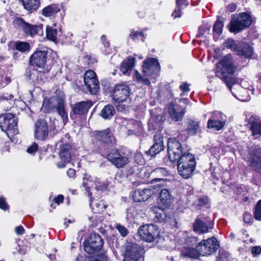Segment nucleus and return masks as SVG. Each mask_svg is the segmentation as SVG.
Wrapping results in <instances>:
<instances>
[{
  "label": "nucleus",
  "mask_w": 261,
  "mask_h": 261,
  "mask_svg": "<svg viewBox=\"0 0 261 261\" xmlns=\"http://www.w3.org/2000/svg\"><path fill=\"white\" fill-rule=\"evenodd\" d=\"M219 246L217 239L215 237H212L201 241L195 248L187 249L185 253L188 257L198 259L201 256H208L215 253Z\"/></svg>",
  "instance_id": "nucleus-1"
},
{
  "label": "nucleus",
  "mask_w": 261,
  "mask_h": 261,
  "mask_svg": "<svg viewBox=\"0 0 261 261\" xmlns=\"http://www.w3.org/2000/svg\"><path fill=\"white\" fill-rule=\"evenodd\" d=\"M216 75L224 82L225 78H231L227 76L228 74H233L238 70V67L234 64L232 55L229 54L225 56L216 64Z\"/></svg>",
  "instance_id": "nucleus-2"
},
{
  "label": "nucleus",
  "mask_w": 261,
  "mask_h": 261,
  "mask_svg": "<svg viewBox=\"0 0 261 261\" xmlns=\"http://www.w3.org/2000/svg\"><path fill=\"white\" fill-rule=\"evenodd\" d=\"M251 16L246 13H241L232 17L229 31L237 34L242 30L248 28L252 23Z\"/></svg>",
  "instance_id": "nucleus-3"
},
{
  "label": "nucleus",
  "mask_w": 261,
  "mask_h": 261,
  "mask_svg": "<svg viewBox=\"0 0 261 261\" xmlns=\"http://www.w3.org/2000/svg\"><path fill=\"white\" fill-rule=\"evenodd\" d=\"M106 158L118 169L123 168L130 162L129 155L121 149H112L107 154Z\"/></svg>",
  "instance_id": "nucleus-4"
},
{
  "label": "nucleus",
  "mask_w": 261,
  "mask_h": 261,
  "mask_svg": "<svg viewBox=\"0 0 261 261\" xmlns=\"http://www.w3.org/2000/svg\"><path fill=\"white\" fill-rule=\"evenodd\" d=\"M15 28L21 30L27 35L32 37L36 35L41 36L43 34V25H32L25 22L22 18L18 17L15 19L13 21Z\"/></svg>",
  "instance_id": "nucleus-5"
},
{
  "label": "nucleus",
  "mask_w": 261,
  "mask_h": 261,
  "mask_svg": "<svg viewBox=\"0 0 261 261\" xmlns=\"http://www.w3.org/2000/svg\"><path fill=\"white\" fill-rule=\"evenodd\" d=\"M17 118L11 113L3 114L0 116V127L1 129L7 133L13 135L17 134Z\"/></svg>",
  "instance_id": "nucleus-6"
},
{
  "label": "nucleus",
  "mask_w": 261,
  "mask_h": 261,
  "mask_svg": "<svg viewBox=\"0 0 261 261\" xmlns=\"http://www.w3.org/2000/svg\"><path fill=\"white\" fill-rule=\"evenodd\" d=\"M138 233L141 240L147 242H152L159 237L160 232L156 226L149 224L140 226Z\"/></svg>",
  "instance_id": "nucleus-7"
},
{
  "label": "nucleus",
  "mask_w": 261,
  "mask_h": 261,
  "mask_svg": "<svg viewBox=\"0 0 261 261\" xmlns=\"http://www.w3.org/2000/svg\"><path fill=\"white\" fill-rule=\"evenodd\" d=\"M94 139L95 143L100 146V151L105 148L107 146L113 145L116 141L112 132L109 128L102 131L96 132Z\"/></svg>",
  "instance_id": "nucleus-8"
},
{
  "label": "nucleus",
  "mask_w": 261,
  "mask_h": 261,
  "mask_svg": "<svg viewBox=\"0 0 261 261\" xmlns=\"http://www.w3.org/2000/svg\"><path fill=\"white\" fill-rule=\"evenodd\" d=\"M103 244V240L101 236L95 233L89 234L85 244V250L88 254H93L99 252Z\"/></svg>",
  "instance_id": "nucleus-9"
},
{
  "label": "nucleus",
  "mask_w": 261,
  "mask_h": 261,
  "mask_svg": "<svg viewBox=\"0 0 261 261\" xmlns=\"http://www.w3.org/2000/svg\"><path fill=\"white\" fill-rule=\"evenodd\" d=\"M224 83L235 97L241 101L247 100V98H244L245 95L247 94V90L237 83L238 81L236 78H225Z\"/></svg>",
  "instance_id": "nucleus-10"
},
{
  "label": "nucleus",
  "mask_w": 261,
  "mask_h": 261,
  "mask_svg": "<svg viewBox=\"0 0 261 261\" xmlns=\"http://www.w3.org/2000/svg\"><path fill=\"white\" fill-rule=\"evenodd\" d=\"M248 165L261 174V147L256 145L249 150Z\"/></svg>",
  "instance_id": "nucleus-11"
},
{
  "label": "nucleus",
  "mask_w": 261,
  "mask_h": 261,
  "mask_svg": "<svg viewBox=\"0 0 261 261\" xmlns=\"http://www.w3.org/2000/svg\"><path fill=\"white\" fill-rule=\"evenodd\" d=\"M168 154L170 161L176 163L179 172V142L175 138H170L168 141Z\"/></svg>",
  "instance_id": "nucleus-12"
},
{
  "label": "nucleus",
  "mask_w": 261,
  "mask_h": 261,
  "mask_svg": "<svg viewBox=\"0 0 261 261\" xmlns=\"http://www.w3.org/2000/svg\"><path fill=\"white\" fill-rule=\"evenodd\" d=\"M93 103L91 101H82L71 106L70 117L75 119L85 116Z\"/></svg>",
  "instance_id": "nucleus-13"
},
{
  "label": "nucleus",
  "mask_w": 261,
  "mask_h": 261,
  "mask_svg": "<svg viewBox=\"0 0 261 261\" xmlns=\"http://www.w3.org/2000/svg\"><path fill=\"white\" fill-rule=\"evenodd\" d=\"M226 116L222 113L215 111L212 113L211 118L208 120L207 126L208 128L216 130L222 129L225 125Z\"/></svg>",
  "instance_id": "nucleus-14"
},
{
  "label": "nucleus",
  "mask_w": 261,
  "mask_h": 261,
  "mask_svg": "<svg viewBox=\"0 0 261 261\" xmlns=\"http://www.w3.org/2000/svg\"><path fill=\"white\" fill-rule=\"evenodd\" d=\"M84 83L87 89L92 94H95L99 88V84L95 73L93 70L87 71L84 75Z\"/></svg>",
  "instance_id": "nucleus-15"
},
{
  "label": "nucleus",
  "mask_w": 261,
  "mask_h": 261,
  "mask_svg": "<svg viewBox=\"0 0 261 261\" xmlns=\"http://www.w3.org/2000/svg\"><path fill=\"white\" fill-rule=\"evenodd\" d=\"M34 137L37 140L44 141L48 138V126L47 121L43 119L37 120L34 124Z\"/></svg>",
  "instance_id": "nucleus-16"
},
{
  "label": "nucleus",
  "mask_w": 261,
  "mask_h": 261,
  "mask_svg": "<svg viewBox=\"0 0 261 261\" xmlns=\"http://www.w3.org/2000/svg\"><path fill=\"white\" fill-rule=\"evenodd\" d=\"M129 94V87L124 84L116 85L113 89L111 97L117 102H122L126 100Z\"/></svg>",
  "instance_id": "nucleus-17"
},
{
  "label": "nucleus",
  "mask_w": 261,
  "mask_h": 261,
  "mask_svg": "<svg viewBox=\"0 0 261 261\" xmlns=\"http://www.w3.org/2000/svg\"><path fill=\"white\" fill-rule=\"evenodd\" d=\"M73 149L69 144H62L60 145V151L59 155L60 161L57 163V166L59 168H64L66 164L70 162L71 160V154Z\"/></svg>",
  "instance_id": "nucleus-18"
},
{
  "label": "nucleus",
  "mask_w": 261,
  "mask_h": 261,
  "mask_svg": "<svg viewBox=\"0 0 261 261\" xmlns=\"http://www.w3.org/2000/svg\"><path fill=\"white\" fill-rule=\"evenodd\" d=\"M142 248L136 244L129 243L126 247L125 258L123 261H139L141 257Z\"/></svg>",
  "instance_id": "nucleus-19"
},
{
  "label": "nucleus",
  "mask_w": 261,
  "mask_h": 261,
  "mask_svg": "<svg viewBox=\"0 0 261 261\" xmlns=\"http://www.w3.org/2000/svg\"><path fill=\"white\" fill-rule=\"evenodd\" d=\"M48 58L46 50H37L30 58V64L32 66L44 69Z\"/></svg>",
  "instance_id": "nucleus-20"
},
{
  "label": "nucleus",
  "mask_w": 261,
  "mask_h": 261,
  "mask_svg": "<svg viewBox=\"0 0 261 261\" xmlns=\"http://www.w3.org/2000/svg\"><path fill=\"white\" fill-rule=\"evenodd\" d=\"M160 70V64L154 58L146 59L143 62V72L147 75L158 73Z\"/></svg>",
  "instance_id": "nucleus-21"
},
{
  "label": "nucleus",
  "mask_w": 261,
  "mask_h": 261,
  "mask_svg": "<svg viewBox=\"0 0 261 261\" xmlns=\"http://www.w3.org/2000/svg\"><path fill=\"white\" fill-rule=\"evenodd\" d=\"M182 245L184 247L180 250V255L185 257H188L185 253L186 250L189 248H195L194 246L197 245L199 243V239L197 237L189 235L187 232H184L182 233Z\"/></svg>",
  "instance_id": "nucleus-22"
},
{
  "label": "nucleus",
  "mask_w": 261,
  "mask_h": 261,
  "mask_svg": "<svg viewBox=\"0 0 261 261\" xmlns=\"http://www.w3.org/2000/svg\"><path fill=\"white\" fill-rule=\"evenodd\" d=\"M235 53L242 58L250 59L253 54V48L248 43L240 42Z\"/></svg>",
  "instance_id": "nucleus-23"
},
{
  "label": "nucleus",
  "mask_w": 261,
  "mask_h": 261,
  "mask_svg": "<svg viewBox=\"0 0 261 261\" xmlns=\"http://www.w3.org/2000/svg\"><path fill=\"white\" fill-rule=\"evenodd\" d=\"M152 192L150 189H137L136 190L133 195L135 202H143L147 200L152 195Z\"/></svg>",
  "instance_id": "nucleus-24"
},
{
  "label": "nucleus",
  "mask_w": 261,
  "mask_h": 261,
  "mask_svg": "<svg viewBox=\"0 0 261 261\" xmlns=\"http://www.w3.org/2000/svg\"><path fill=\"white\" fill-rule=\"evenodd\" d=\"M211 224V222L206 223L197 217L193 223V230L200 233H205L208 231L209 229H212V226L209 227L208 224Z\"/></svg>",
  "instance_id": "nucleus-25"
},
{
  "label": "nucleus",
  "mask_w": 261,
  "mask_h": 261,
  "mask_svg": "<svg viewBox=\"0 0 261 261\" xmlns=\"http://www.w3.org/2000/svg\"><path fill=\"white\" fill-rule=\"evenodd\" d=\"M135 58L128 57L123 61L120 66V71L123 74H129L135 65Z\"/></svg>",
  "instance_id": "nucleus-26"
},
{
  "label": "nucleus",
  "mask_w": 261,
  "mask_h": 261,
  "mask_svg": "<svg viewBox=\"0 0 261 261\" xmlns=\"http://www.w3.org/2000/svg\"><path fill=\"white\" fill-rule=\"evenodd\" d=\"M186 128L185 130L191 136L195 135L199 131V122L192 119L188 120L186 124Z\"/></svg>",
  "instance_id": "nucleus-27"
},
{
  "label": "nucleus",
  "mask_w": 261,
  "mask_h": 261,
  "mask_svg": "<svg viewBox=\"0 0 261 261\" xmlns=\"http://www.w3.org/2000/svg\"><path fill=\"white\" fill-rule=\"evenodd\" d=\"M180 164H182V165L196 166L195 158L192 154L187 152H183L182 150H180Z\"/></svg>",
  "instance_id": "nucleus-28"
},
{
  "label": "nucleus",
  "mask_w": 261,
  "mask_h": 261,
  "mask_svg": "<svg viewBox=\"0 0 261 261\" xmlns=\"http://www.w3.org/2000/svg\"><path fill=\"white\" fill-rule=\"evenodd\" d=\"M57 103L55 106V108L58 114L62 118L64 123L65 124L68 121L67 114L65 111L64 102L60 98L57 99Z\"/></svg>",
  "instance_id": "nucleus-29"
},
{
  "label": "nucleus",
  "mask_w": 261,
  "mask_h": 261,
  "mask_svg": "<svg viewBox=\"0 0 261 261\" xmlns=\"http://www.w3.org/2000/svg\"><path fill=\"white\" fill-rule=\"evenodd\" d=\"M26 10L29 11L36 10L40 6L39 0H20Z\"/></svg>",
  "instance_id": "nucleus-30"
},
{
  "label": "nucleus",
  "mask_w": 261,
  "mask_h": 261,
  "mask_svg": "<svg viewBox=\"0 0 261 261\" xmlns=\"http://www.w3.org/2000/svg\"><path fill=\"white\" fill-rule=\"evenodd\" d=\"M160 202L165 207H168L170 203V196L169 191L167 189L161 190L159 196Z\"/></svg>",
  "instance_id": "nucleus-31"
},
{
  "label": "nucleus",
  "mask_w": 261,
  "mask_h": 261,
  "mask_svg": "<svg viewBox=\"0 0 261 261\" xmlns=\"http://www.w3.org/2000/svg\"><path fill=\"white\" fill-rule=\"evenodd\" d=\"M115 110L113 106H105L100 113V116L105 119H110L115 114Z\"/></svg>",
  "instance_id": "nucleus-32"
},
{
  "label": "nucleus",
  "mask_w": 261,
  "mask_h": 261,
  "mask_svg": "<svg viewBox=\"0 0 261 261\" xmlns=\"http://www.w3.org/2000/svg\"><path fill=\"white\" fill-rule=\"evenodd\" d=\"M163 122V117L161 115H152L148 122L149 129H154Z\"/></svg>",
  "instance_id": "nucleus-33"
},
{
  "label": "nucleus",
  "mask_w": 261,
  "mask_h": 261,
  "mask_svg": "<svg viewBox=\"0 0 261 261\" xmlns=\"http://www.w3.org/2000/svg\"><path fill=\"white\" fill-rule=\"evenodd\" d=\"M195 168V166L182 165V169L180 170V176L185 179L191 177Z\"/></svg>",
  "instance_id": "nucleus-34"
},
{
  "label": "nucleus",
  "mask_w": 261,
  "mask_h": 261,
  "mask_svg": "<svg viewBox=\"0 0 261 261\" xmlns=\"http://www.w3.org/2000/svg\"><path fill=\"white\" fill-rule=\"evenodd\" d=\"M210 199L207 196L203 195L199 197L194 202V205L197 210H200L202 206L208 205Z\"/></svg>",
  "instance_id": "nucleus-35"
},
{
  "label": "nucleus",
  "mask_w": 261,
  "mask_h": 261,
  "mask_svg": "<svg viewBox=\"0 0 261 261\" xmlns=\"http://www.w3.org/2000/svg\"><path fill=\"white\" fill-rule=\"evenodd\" d=\"M153 211L155 214V219L159 222H162L165 220L167 215L164 212L163 208H161L158 206H154L153 208Z\"/></svg>",
  "instance_id": "nucleus-36"
},
{
  "label": "nucleus",
  "mask_w": 261,
  "mask_h": 261,
  "mask_svg": "<svg viewBox=\"0 0 261 261\" xmlns=\"http://www.w3.org/2000/svg\"><path fill=\"white\" fill-rule=\"evenodd\" d=\"M60 11L59 7L55 5H49L42 10V15L46 17L51 16Z\"/></svg>",
  "instance_id": "nucleus-37"
},
{
  "label": "nucleus",
  "mask_w": 261,
  "mask_h": 261,
  "mask_svg": "<svg viewBox=\"0 0 261 261\" xmlns=\"http://www.w3.org/2000/svg\"><path fill=\"white\" fill-rule=\"evenodd\" d=\"M164 149V145L158 143H154L150 148L145 152L146 154L154 156Z\"/></svg>",
  "instance_id": "nucleus-38"
},
{
  "label": "nucleus",
  "mask_w": 261,
  "mask_h": 261,
  "mask_svg": "<svg viewBox=\"0 0 261 261\" xmlns=\"http://www.w3.org/2000/svg\"><path fill=\"white\" fill-rule=\"evenodd\" d=\"M14 48L16 50L23 53L30 49V45L28 42L18 41L15 42Z\"/></svg>",
  "instance_id": "nucleus-39"
},
{
  "label": "nucleus",
  "mask_w": 261,
  "mask_h": 261,
  "mask_svg": "<svg viewBox=\"0 0 261 261\" xmlns=\"http://www.w3.org/2000/svg\"><path fill=\"white\" fill-rule=\"evenodd\" d=\"M57 30L53 29V27L47 26L46 28V34L47 38L53 41H55L57 39Z\"/></svg>",
  "instance_id": "nucleus-40"
},
{
  "label": "nucleus",
  "mask_w": 261,
  "mask_h": 261,
  "mask_svg": "<svg viewBox=\"0 0 261 261\" xmlns=\"http://www.w3.org/2000/svg\"><path fill=\"white\" fill-rule=\"evenodd\" d=\"M223 27V18L219 17L215 22L213 27V32L217 34H221Z\"/></svg>",
  "instance_id": "nucleus-41"
},
{
  "label": "nucleus",
  "mask_w": 261,
  "mask_h": 261,
  "mask_svg": "<svg viewBox=\"0 0 261 261\" xmlns=\"http://www.w3.org/2000/svg\"><path fill=\"white\" fill-rule=\"evenodd\" d=\"M223 45L227 48L230 49L234 52H236L238 43H237L233 39H229L226 40L223 43Z\"/></svg>",
  "instance_id": "nucleus-42"
},
{
  "label": "nucleus",
  "mask_w": 261,
  "mask_h": 261,
  "mask_svg": "<svg viewBox=\"0 0 261 261\" xmlns=\"http://www.w3.org/2000/svg\"><path fill=\"white\" fill-rule=\"evenodd\" d=\"M91 208L94 211L95 213H99L103 212L107 207V206L104 203H95L90 204Z\"/></svg>",
  "instance_id": "nucleus-43"
},
{
  "label": "nucleus",
  "mask_w": 261,
  "mask_h": 261,
  "mask_svg": "<svg viewBox=\"0 0 261 261\" xmlns=\"http://www.w3.org/2000/svg\"><path fill=\"white\" fill-rule=\"evenodd\" d=\"M169 113L170 117L172 120L178 121L179 120V114L177 110L175 108V106L171 105L169 108Z\"/></svg>",
  "instance_id": "nucleus-44"
},
{
  "label": "nucleus",
  "mask_w": 261,
  "mask_h": 261,
  "mask_svg": "<svg viewBox=\"0 0 261 261\" xmlns=\"http://www.w3.org/2000/svg\"><path fill=\"white\" fill-rule=\"evenodd\" d=\"M134 77L137 81L141 82L146 85H149L150 84V82L147 77L142 76L137 70L135 71Z\"/></svg>",
  "instance_id": "nucleus-45"
},
{
  "label": "nucleus",
  "mask_w": 261,
  "mask_h": 261,
  "mask_svg": "<svg viewBox=\"0 0 261 261\" xmlns=\"http://www.w3.org/2000/svg\"><path fill=\"white\" fill-rule=\"evenodd\" d=\"M132 127L134 132L138 133L141 128V123L139 121L132 120L127 124V128Z\"/></svg>",
  "instance_id": "nucleus-46"
},
{
  "label": "nucleus",
  "mask_w": 261,
  "mask_h": 261,
  "mask_svg": "<svg viewBox=\"0 0 261 261\" xmlns=\"http://www.w3.org/2000/svg\"><path fill=\"white\" fill-rule=\"evenodd\" d=\"M250 128L252 131V135H261V124L259 122L250 125Z\"/></svg>",
  "instance_id": "nucleus-47"
},
{
  "label": "nucleus",
  "mask_w": 261,
  "mask_h": 261,
  "mask_svg": "<svg viewBox=\"0 0 261 261\" xmlns=\"http://www.w3.org/2000/svg\"><path fill=\"white\" fill-rule=\"evenodd\" d=\"M254 216L255 219L261 221V199L255 205Z\"/></svg>",
  "instance_id": "nucleus-48"
},
{
  "label": "nucleus",
  "mask_w": 261,
  "mask_h": 261,
  "mask_svg": "<svg viewBox=\"0 0 261 261\" xmlns=\"http://www.w3.org/2000/svg\"><path fill=\"white\" fill-rule=\"evenodd\" d=\"M89 261H108V257L102 254L92 255L90 257Z\"/></svg>",
  "instance_id": "nucleus-49"
},
{
  "label": "nucleus",
  "mask_w": 261,
  "mask_h": 261,
  "mask_svg": "<svg viewBox=\"0 0 261 261\" xmlns=\"http://www.w3.org/2000/svg\"><path fill=\"white\" fill-rule=\"evenodd\" d=\"M246 121L251 125L258 122V117L249 114L247 115L246 117Z\"/></svg>",
  "instance_id": "nucleus-50"
},
{
  "label": "nucleus",
  "mask_w": 261,
  "mask_h": 261,
  "mask_svg": "<svg viewBox=\"0 0 261 261\" xmlns=\"http://www.w3.org/2000/svg\"><path fill=\"white\" fill-rule=\"evenodd\" d=\"M115 228L119 231L121 236L125 237L128 233V230L124 226L120 224L115 225Z\"/></svg>",
  "instance_id": "nucleus-51"
},
{
  "label": "nucleus",
  "mask_w": 261,
  "mask_h": 261,
  "mask_svg": "<svg viewBox=\"0 0 261 261\" xmlns=\"http://www.w3.org/2000/svg\"><path fill=\"white\" fill-rule=\"evenodd\" d=\"M190 85L187 82H184L180 85V90L182 91L180 96L186 95L190 91Z\"/></svg>",
  "instance_id": "nucleus-52"
},
{
  "label": "nucleus",
  "mask_w": 261,
  "mask_h": 261,
  "mask_svg": "<svg viewBox=\"0 0 261 261\" xmlns=\"http://www.w3.org/2000/svg\"><path fill=\"white\" fill-rule=\"evenodd\" d=\"M141 36L142 37H144V33L142 32H138V31H133L132 33L129 34V37L131 38L133 40L135 41L136 40H138V37Z\"/></svg>",
  "instance_id": "nucleus-53"
},
{
  "label": "nucleus",
  "mask_w": 261,
  "mask_h": 261,
  "mask_svg": "<svg viewBox=\"0 0 261 261\" xmlns=\"http://www.w3.org/2000/svg\"><path fill=\"white\" fill-rule=\"evenodd\" d=\"M154 143H158L161 145H163V137L161 134L156 133L154 135Z\"/></svg>",
  "instance_id": "nucleus-54"
},
{
  "label": "nucleus",
  "mask_w": 261,
  "mask_h": 261,
  "mask_svg": "<svg viewBox=\"0 0 261 261\" xmlns=\"http://www.w3.org/2000/svg\"><path fill=\"white\" fill-rule=\"evenodd\" d=\"M243 220L245 223L251 224L253 220L251 214L247 212L245 213L243 215Z\"/></svg>",
  "instance_id": "nucleus-55"
},
{
  "label": "nucleus",
  "mask_w": 261,
  "mask_h": 261,
  "mask_svg": "<svg viewBox=\"0 0 261 261\" xmlns=\"http://www.w3.org/2000/svg\"><path fill=\"white\" fill-rule=\"evenodd\" d=\"M38 148L37 144L34 142L28 148L27 152L31 154H34L37 151Z\"/></svg>",
  "instance_id": "nucleus-56"
},
{
  "label": "nucleus",
  "mask_w": 261,
  "mask_h": 261,
  "mask_svg": "<svg viewBox=\"0 0 261 261\" xmlns=\"http://www.w3.org/2000/svg\"><path fill=\"white\" fill-rule=\"evenodd\" d=\"M135 161L139 164H142L143 163V157L141 153L137 152L134 156Z\"/></svg>",
  "instance_id": "nucleus-57"
},
{
  "label": "nucleus",
  "mask_w": 261,
  "mask_h": 261,
  "mask_svg": "<svg viewBox=\"0 0 261 261\" xmlns=\"http://www.w3.org/2000/svg\"><path fill=\"white\" fill-rule=\"evenodd\" d=\"M107 187L108 185L105 183L101 184L100 182H97L95 184V189L97 191H102L106 190Z\"/></svg>",
  "instance_id": "nucleus-58"
},
{
  "label": "nucleus",
  "mask_w": 261,
  "mask_h": 261,
  "mask_svg": "<svg viewBox=\"0 0 261 261\" xmlns=\"http://www.w3.org/2000/svg\"><path fill=\"white\" fill-rule=\"evenodd\" d=\"M9 205L6 202L5 199L3 197H0V208L4 211L9 209Z\"/></svg>",
  "instance_id": "nucleus-59"
},
{
  "label": "nucleus",
  "mask_w": 261,
  "mask_h": 261,
  "mask_svg": "<svg viewBox=\"0 0 261 261\" xmlns=\"http://www.w3.org/2000/svg\"><path fill=\"white\" fill-rule=\"evenodd\" d=\"M251 252L254 256H256L261 253V247L260 246H254L251 249Z\"/></svg>",
  "instance_id": "nucleus-60"
},
{
  "label": "nucleus",
  "mask_w": 261,
  "mask_h": 261,
  "mask_svg": "<svg viewBox=\"0 0 261 261\" xmlns=\"http://www.w3.org/2000/svg\"><path fill=\"white\" fill-rule=\"evenodd\" d=\"M179 0H176L177 8L174 10L172 14V16L173 18L178 17L179 16V8L178 7V2Z\"/></svg>",
  "instance_id": "nucleus-61"
},
{
  "label": "nucleus",
  "mask_w": 261,
  "mask_h": 261,
  "mask_svg": "<svg viewBox=\"0 0 261 261\" xmlns=\"http://www.w3.org/2000/svg\"><path fill=\"white\" fill-rule=\"evenodd\" d=\"M91 256H87L86 255H79L76 257V261H89V260Z\"/></svg>",
  "instance_id": "nucleus-62"
},
{
  "label": "nucleus",
  "mask_w": 261,
  "mask_h": 261,
  "mask_svg": "<svg viewBox=\"0 0 261 261\" xmlns=\"http://www.w3.org/2000/svg\"><path fill=\"white\" fill-rule=\"evenodd\" d=\"M15 232L18 235H22L24 233V231H25L24 229L21 225L17 226L15 228Z\"/></svg>",
  "instance_id": "nucleus-63"
},
{
  "label": "nucleus",
  "mask_w": 261,
  "mask_h": 261,
  "mask_svg": "<svg viewBox=\"0 0 261 261\" xmlns=\"http://www.w3.org/2000/svg\"><path fill=\"white\" fill-rule=\"evenodd\" d=\"M54 200L56 203L59 204L63 202L64 196L62 195H59L57 197L54 198Z\"/></svg>",
  "instance_id": "nucleus-64"
}]
</instances>
